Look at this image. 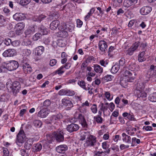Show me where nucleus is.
Returning a JSON list of instances; mask_svg holds the SVG:
<instances>
[{"label": "nucleus", "instance_id": "1", "mask_svg": "<svg viewBox=\"0 0 156 156\" xmlns=\"http://www.w3.org/2000/svg\"><path fill=\"white\" fill-rule=\"evenodd\" d=\"M147 80H141L138 81L135 85L134 93L137 97H145L147 94L144 91L145 84L147 82Z\"/></svg>", "mask_w": 156, "mask_h": 156}, {"label": "nucleus", "instance_id": "2", "mask_svg": "<svg viewBox=\"0 0 156 156\" xmlns=\"http://www.w3.org/2000/svg\"><path fill=\"white\" fill-rule=\"evenodd\" d=\"M6 87L8 92L12 93L14 96H16L21 88L20 83L17 81L12 82L9 80L6 83Z\"/></svg>", "mask_w": 156, "mask_h": 156}, {"label": "nucleus", "instance_id": "3", "mask_svg": "<svg viewBox=\"0 0 156 156\" xmlns=\"http://www.w3.org/2000/svg\"><path fill=\"white\" fill-rule=\"evenodd\" d=\"M4 67L9 71L14 70L17 69L19 66L18 62L14 60L9 61L4 63Z\"/></svg>", "mask_w": 156, "mask_h": 156}, {"label": "nucleus", "instance_id": "4", "mask_svg": "<svg viewBox=\"0 0 156 156\" xmlns=\"http://www.w3.org/2000/svg\"><path fill=\"white\" fill-rule=\"evenodd\" d=\"M26 139V136L23 130H20L17 135V139L16 141V144L20 146L23 143Z\"/></svg>", "mask_w": 156, "mask_h": 156}, {"label": "nucleus", "instance_id": "5", "mask_svg": "<svg viewBox=\"0 0 156 156\" xmlns=\"http://www.w3.org/2000/svg\"><path fill=\"white\" fill-rule=\"evenodd\" d=\"M96 142V138L93 135H89L87 138L85 145L86 146H93Z\"/></svg>", "mask_w": 156, "mask_h": 156}, {"label": "nucleus", "instance_id": "6", "mask_svg": "<svg viewBox=\"0 0 156 156\" xmlns=\"http://www.w3.org/2000/svg\"><path fill=\"white\" fill-rule=\"evenodd\" d=\"M124 78L126 82H133L134 80V78L132 77V73L130 71L128 70L125 71L124 74Z\"/></svg>", "mask_w": 156, "mask_h": 156}, {"label": "nucleus", "instance_id": "7", "mask_svg": "<svg viewBox=\"0 0 156 156\" xmlns=\"http://www.w3.org/2000/svg\"><path fill=\"white\" fill-rule=\"evenodd\" d=\"M54 135L58 142H60L63 141L64 139L63 133L62 130H59L55 132L54 133Z\"/></svg>", "mask_w": 156, "mask_h": 156}, {"label": "nucleus", "instance_id": "8", "mask_svg": "<svg viewBox=\"0 0 156 156\" xmlns=\"http://www.w3.org/2000/svg\"><path fill=\"white\" fill-rule=\"evenodd\" d=\"M58 29L60 30L59 33L61 37H64L68 36V33L65 30L66 29V23H64L62 24V25L59 27Z\"/></svg>", "mask_w": 156, "mask_h": 156}, {"label": "nucleus", "instance_id": "9", "mask_svg": "<svg viewBox=\"0 0 156 156\" xmlns=\"http://www.w3.org/2000/svg\"><path fill=\"white\" fill-rule=\"evenodd\" d=\"M40 111L38 112L37 115L41 118L46 117L49 113V110L47 108L41 107Z\"/></svg>", "mask_w": 156, "mask_h": 156}, {"label": "nucleus", "instance_id": "10", "mask_svg": "<svg viewBox=\"0 0 156 156\" xmlns=\"http://www.w3.org/2000/svg\"><path fill=\"white\" fill-rule=\"evenodd\" d=\"M77 118L83 127L85 128L87 127V125L86 120L84 118L82 114H78Z\"/></svg>", "mask_w": 156, "mask_h": 156}, {"label": "nucleus", "instance_id": "11", "mask_svg": "<svg viewBox=\"0 0 156 156\" xmlns=\"http://www.w3.org/2000/svg\"><path fill=\"white\" fill-rule=\"evenodd\" d=\"M16 54L15 50L13 49H9L5 51L3 53V55L5 57H12Z\"/></svg>", "mask_w": 156, "mask_h": 156}, {"label": "nucleus", "instance_id": "12", "mask_svg": "<svg viewBox=\"0 0 156 156\" xmlns=\"http://www.w3.org/2000/svg\"><path fill=\"white\" fill-rule=\"evenodd\" d=\"M37 29V26L34 25H31L25 31V34L26 36L32 34L35 32V30Z\"/></svg>", "mask_w": 156, "mask_h": 156}, {"label": "nucleus", "instance_id": "13", "mask_svg": "<svg viewBox=\"0 0 156 156\" xmlns=\"http://www.w3.org/2000/svg\"><path fill=\"white\" fill-rule=\"evenodd\" d=\"M98 47L101 51L104 52L107 50L108 46L107 43L105 41L101 40L98 43Z\"/></svg>", "mask_w": 156, "mask_h": 156}, {"label": "nucleus", "instance_id": "14", "mask_svg": "<svg viewBox=\"0 0 156 156\" xmlns=\"http://www.w3.org/2000/svg\"><path fill=\"white\" fill-rule=\"evenodd\" d=\"M23 71L25 73H29L31 72L32 68L28 62H23Z\"/></svg>", "mask_w": 156, "mask_h": 156}, {"label": "nucleus", "instance_id": "15", "mask_svg": "<svg viewBox=\"0 0 156 156\" xmlns=\"http://www.w3.org/2000/svg\"><path fill=\"white\" fill-rule=\"evenodd\" d=\"M79 128V126L74 123H72L68 125L67 127V130L69 132L71 133L73 131H77Z\"/></svg>", "mask_w": 156, "mask_h": 156}, {"label": "nucleus", "instance_id": "16", "mask_svg": "<svg viewBox=\"0 0 156 156\" xmlns=\"http://www.w3.org/2000/svg\"><path fill=\"white\" fill-rule=\"evenodd\" d=\"M152 10V8L149 6H145L140 10V12L142 15H146L149 14Z\"/></svg>", "mask_w": 156, "mask_h": 156}, {"label": "nucleus", "instance_id": "17", "mask_svg": "<svg viewBox=\"0 0 156 156\" xmlns=\"http://www.w3.org/2000/svg\"><path fill=\"white\" fill-rule=\"evenodd\" d=\"M13 17L15 20L19 21L24 19L26 16L24 14L22 13H16L13 15Z\"/></svg>", "mask_w": 156, "mask_h": 156}, {"label": "nucleus", "instance_id": "18", "mask_svg": "<svg viewBox=\"0 0 156 156\" xmlns=\"http://www.w3.org/2000/svg\"><path fill=\"white\" fill-rule=\"evenodd\" d=\"M34 140V138L28 139L25 144V148L27 150L30 149Z\"/></svg>", "mask_w": 156, "mask_h": 156}, {"label": "nucleus", "instance_id": "19", "mask_svg": "<svg viewBox=\"0 0 156 156\" xmlns=\"http://www.w3.org/2000/svg\"><path fill=\"white\" fill-rule=\"evenodd\" d=\"M68 147L65 144L60 145L56 147V151L59 153H64L67 150Z\"/></svg>", "mask_w": 156, "mask_h": 156}, {"label": "nucleus", "instance_id": "20", "mask_svg": "<svg viewBox=\"0 0 156 156\" xmlns=\"http://www.w3.org/2000/svg\"><path fill=\"white\" fill-rule=\"evenodd\" d=\"M62 104L65 106H68V108H70L73 106V105L72 102L66 98H63L62 100Z\"/></svg>", "mask_w": 156, "mask_h": 156}, {"label": "nucleus", "instance_id": "21", "mask_svg": "<svg viewBox=\"0 0 156 156\" xmlns=\"http://www.w3.org/2000/svg\"><path fill=\"white\" fill-rule=\"evenodd\" d=\"M122 140L124 142L128 144H131V139L130 136L127 135L125 133H123L122 134Z\"/></svg>", "mask_w": 156, "mask_h": 156}, {"label": "nucleus", "instance_id": "22", "mask_svg": "<svg viewBox=\"0 0 156 156\" xmlns=\"http://www.w3.org/2000/svg\"><path fill=\"white\" fill-rule=\"evenodd\" d=\"M44 50V47L41 46H39L35 49V54L37 56L41 55Z\"/></svg>", "mask_w": 156, "mask_h": 156}, {"label": "nucleus", "instance_id": "23", "mask_svg": "<svg viewBox=\"0 0 156 156\" xmlns=\"http://www.w3.org/2000/svg\"><path fill=\"white\" fill-rule=\"evenodd\" d=\"M78 84L81 88L85 90H89L90 89V86L89 84H88L87 87H86V83L83 80L79 81L78 82Z\"/></svg>", "mask_w": 156, "mask_h": 156}, {"label": "nucleus", "instance_id": "24", "mask_svg": "<svg viewBox=\"0 0 156 156\" xmlns=\"http://www.w3.org/2000/svg\"><path fill=\"white\" fill-rule=\"evenodd\" d=\"M59 24V22L58 20L53 21L50 24V28L52 30H55L58 27Z\"/></svg>", "mask_w": 156, "mask_h": 156}, {"label": "nucleus", "instance_id": "25", "mask_svg": "<svg viewBox=\"0 0 156 156\" xmlns=\"http://www.w3.org/2000/svg\"><path fill=\"white\" fill-rule=\"evenodd\" d=\"M93 67L94 70L97 73H100L103 72V68L99 65L98 64H94Z\"/></svg>", "mask_w": 156, "mask_h": 156}, {"label": "nucleus", "instance_id": "26", "mask_svg": "<svg viewBox=\"0 0 156 156\" xmlns=\"http://www.w3.org/2000/svg\"><path fill=\"white\" fill-rule=\"evenodd\" d=\"M39 30L43 35L48 34L49 33V30L43 26H41L39 28Z\"/></svg>", "mask_w": 156, "mask_h": 156}, {"label": "nucleus", "instance_id": "27", "mask_svg": "<svg viewBox=\"0 0 156 156\" xmlns=\"http://www.w3.org/2000/svg\"><path fill=\"white\" fill-rule=\"evenodd\" d=\"M62 117V115L58 114L53 115L51 118L50 120L52 122H54L56 121L59 120Z\"/></svg>", "mask_w": 156, "mask_h": 156}, {"label": "nucleus", "instance_id": "28", "mask_svg": "<svg viewBox=\"0 0 156 156\" xmlns=\"http://www.w3.org/2000/svg\"><path fill=\"white\" fill-rule=\"evenodd\" d=\"M145 52L143 51L140 53L138 55V61L139 62H142L146 60L144 57Z\"/></svg>", "mask_w": 156, "mask_h": 156}, {"label": "nucleus", "instance_id": "29", "mask_svg": "<svg viewBox=\"0 0 156 156\" xmlns=\"http://www.w3.org/2000/svg\"><path fill=\"white\" fill-rule=\"evenodd\" d=\"M51 104L50 101L49 99L45 100L42 104H41L42 108H47L50 106Z\"/></svg>", "mask_w": 156, "mask_h": 156}, {"label": "nucleus", "instance_id": "30", "mask_svg": "<svg viewBox=\"0 0 156 156\" xmlns=\"http://www.w3.org/2000/svg\"><path fill=\"white\" fill-rule=\"evenodd\" d=\"M42 147V145L41 144L37 143L34 145L33 149L34 151H38L41 149Z\"/></svg>", "mask_w": 156, "mask_h": 156}, {"label": "nucleus", "instance_id": "31", "mask_svg": "<svg viewBox=\"0 0 156 156\" xmlns=\"http://www.w3.org/2000/svg\"><path fill=\"white\" fill-rule=\"evenodd\" d=\"M119 69V66L118 64L114 65L112 68L111 72L114 74L115 73L118 72Z\"/></svg>", "mask_w": 156, "mask_h": 156}, {"label": "nucleus", "instance_id": "32", "mask_svg": "<svg viewBox=\"0 0 156 156\" xmlns=\"http://www.w3.org/2000/svg\"><path fill=\"white\" fill-rule=\"evenodd\" d=\"M134 3L130 0H125L123 3L124 6L126 7H128L133 5Z\"/></svg>", "mask_w": 156, "mask_h": 156}, {"label": "nucleus", "instance_id": "33", "mask_svg": "<svg viewBox=\"0 0 156 156\" xmlns=\"http://www.w3.org/2000/svg\"><path fill=\"white\" fill-rule=\"evenodd\" d=\"M148 98L152 102H156V93H154L151 94Z\"/></svg>", "mask_w": 156, "mask_h": 156}, {"label": "nucleus", "instance_id": "34", "mask_svg": "<svg viewBox=\"0 0 156 156\" xmlns=\"http://www.w3.org/2000/svg\"><path fill=\"white\" fill-rule=\"evenodd\" d=\"M94 119L98 123L101 124L103 122V119L100 115H97L94 116Z\"/></svg>", "mask_w": 156, "mask_h": 156}, {"label": "nucleus", "instance_id": "35", "mask_svg": "<svg viewBox=\"0 0 156 156\" xmlns=\"http://www.w3.org/2000/svg\"><path fill=\"white\" fill-rule=\"evenodd\" d=\"M104 95L107 99L108 101H111L113 99V96L111 95L109 92L105 91Z\"/></svg>", "mask_w": 156, "mask_h": 156}, {"label": "nucleus", "instance_id": "36", "mask_svg": "<svg viewBox=\"0 0 156 156\" xmlns=\"http://www.w3.org/2000/svg\"><path fill=\"white\" fill-rule=\"evenodd\" d=\"M99 106L100 108V110L102 111L104 113L105 111H106L108 110V106L104 105L103 103L102 102L100 103V104L99 105Z\"/></svg>", "mask_w": 156, "mask_h": 156}, {"label": "nucleus", "instance_id": "37", "mask_svg": "<svg viewBox=\"0 0 156 156\" xmlns=\"http://www.w3.org/2000/svg\"><path fill=\"white\" fill-rule=\"evenodd\" d=\"M25 26V24L23 22L18 23L16 25L17 30H22L24 28Z\"/></svg>", "mask_w": 156, "mask_h": 156}, {"label": "nucleus", "instance_id": "38", "mask_svg": "<svg viewBox=\"0 0 156 156\" xmlns=\"http://www.w3.org/2000/svg\"><path fill=\"white\" fill-rule=\"evenodd\" d=\"M33 124L36 127L40 128L42 126V123L39 120H35L34 121Z\"/></svg>", "mask_w": 156, "mask_h": 156}, {"label": "nucleus", "instance_id": "39", "mask_svg": "<svg viewBox=\"0 0 156 156\" xmlns=\"http://www.w3.org/2000/svg\"><path fill=\"white\" fill-rule=\"evenodd\" d=\"M90 135L88 133H86L85 132H84L82 133L81 134V138L80 139V140H84L86 138H87Z\"/></svg>", "mask_w": 156, "mask_h": 156}, {"label": "nucleus", "instance_id": "40", "mask_svg": "<svg viewBox=\"0 0 156 156\" xmlns=\"http://www.w3.org/2000/svg\"><path fill=\"white\" fill-rule=\"evenodd\" d=\"M65 71L63 66H61L56 71V73L59 75H61Z\"/></svg>", "mask_w": 156, "mask_h": 156}, {"label": "nucleus", "instance_id": "41", "mask_svg": "<svg viewBox=\"0 0 156 156\" xmlns=\"http://www.w3.org/2000/svg\"><path fill=\"white\" fill-rule=\"evenodd\" d=\"M136 142L137 144H139L140 143V141L139 139H136L135 137H133L132 138V142L131 143V146H133Z\"/></svg>", "mask_w": 156, "mask_h": 156}, {"label": "nucleus", "instance_id": "42", "mask_svg": "<svg viewBox=\"0 0 156 156\" xmlns=\"http://www.w3.org/2000/svg\"><path fill=\"white\" fill-rule=\"evenodd\" d=\"M42 35L41 34L38 33H36L33 36V39L34 41H36L41 37Z\"/></svg>", "mask_w": 156, "mask_h": 156}, {"label": "nucleus", "instance_id": "43", "mask_svg": "<svg viewBox=\"0 0 156 156\" xmlns=\"http://www.w3.org/2000/svg\"><path fill=\"white\" fill-rule=\"evenodd\" d=\"M31 53V51L29 49H24L22 50V53L24 56H29Z\"/></svg>", "mask_w": 156, "mask_h": 156}, {"label": "nucleus", "instance_id": "44", "mask_svg": "<svg viewBox=\"0 0 156 156\" xmlns=\"http://www.w3.org/2000/svg\"><path fill=\"white\" fill-rule=\"evenodd\" d=\"M140 44V42L139 41H136L134 43L131 47L135 51L138 48Z\"/></svg>", "mask_w": 156, "mask_h": 156}, {"label": "nucleus", "instance_id": "45", "mask_svg": "<svg viewBox=\"0 0 156 156\" xmlns=\"http://www.w3.org/2000/svg\"><path fill=\"white\" fill-rule=\"evenodd\" d=\"M108 60H107L102 59L100 60L99 63L100 65L104 67H105L108 64Z\"/></svg>", "mask_w": 156, "mask_h": 156}, {"label": "nucleus", "instance_id": "46", "mask_svg": "<svg viewBox=\"0 0 156 156\" xmlns=\"http://www.w3.org/2000/svg\"><path fill=\"white\" fill-rule=\"evenodd\" d=\"M75 94V92L72 90H66L65 94L67 96H72Z\"/></svg>", "mask_w": 156, "mask_h": 156}, {"label": "nucleus", "instance_id": "47", "mask_svg": "<svg viewBox=\"0 0 156 156\" xmlns=\"http://www.w3.org/2000/svg\"><path fill=\"white\" fill-rule=\"evenodd\" d=\"M90 109L92 113L94 114L96 113L98 111L97 106L96 104H93L90 108Z\"/></svg>", "mask_w": 156, "mask_h": 156}, {"label": "nucleus", "instance_id": "48", "mask_svg": "<svg viewBox=\"0 0 156 156\" xmlns=\"http://www.w3.org/2000/svg\"><path fill=\"white\" fill-rule=\"evenodd\" d=\"M2 150V156H9V152L8 149L6 148L3 147Z\"/></svg>", "mask_w": 156, "mask_h": 156}, {"label": "nucleus", "instance_id": "49", "mask_svg": "<svg viewBox=\"0 0 156 156\" xmlns=\"http://www.w3.org/2000/svg\"><path fill=\"white\" fill-rule=\"evenodd\" d=\"M36 17H37V18H36V20H34V21H40L41 22V21L43 20L46 17V16H45L43 15H41L38 17H37V16H35V18H36Z\"/></svg>", "mask_w": 156, "mask_h": 156}, {"label": "nucleus", "instance_id": "50", "mask_svg": "<svg viewBox=\"0 0 156 156\" xmlns=\"http://www.w3.org/2000/svg\"><path fill=\"white\" fill-rule=\"evenodd\" d=\"M113 78V77L112 75H108L104 76L103 78L106 81H108L111 80Z\"/></svg>", "mask_w": 156, "mask_h": 156}, {"label": "nucleus", "instance_id": "51", "mask_svg": "<svg viewBox=\"0 0 156 156\" xmlns=\"http://www.w3.org/2000/svg\"><path fill=\"white\" fill-rule=\"evenodd\" d=\"M135 51L131 47L129 48L126 51V54L130 56L132 55Z\"/></svg>", "mask_w": 156, "mask_h": 156}, {"label": "nucleus", "instance_id": "52", "mask_svg": "<svg viewBox=\"0 0 156 156\" xmlns=\"http://www.w3.org/2000/svg\"><path fill=\"white\" fill-rule=\"evenodd\" d=\"M31 0H21L20 3L23 5H26L28 4L30 2Z\"/></svg>", "mask_w": 156, "mask_h": 156}, {"label": "nucleus", "instance_id": "53", "mask_svg": "<svg viewBox=\"0 0 156 156\" xmlns=\"http://www.w3.org/2000/svg\"><path fill=\"white\" fill-rule=\"evenodd\" d=\"M21 153L23 156H28V151L24 149H22L21 151Z\"/></svg>", "mask_w": 156, "mask_h": 156}, {"label": "nucleus", "instance_id": "54", "mask_svg": "<svg viewBox=\"0 0 156 156\" xmlns=\"http://www.w3.org/2000/svg\"><path fill=\"white\" fill-rule=\"evenodd\" d=\"M11 40L9 39H5L4 41V43L7 46H9L11 44Z\"/></svg>", "mask_w": 156, "mask_h": 156}, {"label": "nucleus", "instance_id": "55", "mask_svg": "<svg viewBox=\"0 0 156 156\" xmlns=\"http://www.w3.org/2000/svg\"><path fill=\"white\" fill-rule=\"evenodd\" d=\"M143 129H145L147 131H151L153 130V128L150 126H144L143 128Z\"/></svg>", "mask_w": 156, "mask_h": 156}, {"label": "nucleus", "instance_id": "56", "mask_svg": "<svg viewBox=\"0 0 156 156\" xmlns=\"http://www.w3.org/2000/svg\"><path fill=\"white\" fill-rule=\"evenodd\" d=\"M77 27H80L83 25V22L80 19H77L76 20Z\"/></svg>", "mask_w": 156, "mask_h": 156}, {"label": "nucleus", "instance_id": "57", "mask_svg": "<svg viewBox=\"0 0 156 156\" xmlns=\"http://www.w3.org/2000/svg\"><path fill=\"white\" fill-rule=\"evenodd\" d=\"M11 44L14 47H16L19 45L20 42L18 41H15L12 42Z\"/></svg>", "mask_w": 156, "mask_h": 156}, {"label": "nucleus", "instance_id": "58", "mask_svg": "<svg viewBox=\"0 0 156 156\" xmlns=\"http://www.w3.org/2000/svg\"><path fill=\"white\" fill-rule=\"evenodd\" d=\"M110 149H111L112 150L114 151H119V148L118 146L117 145H114L112 146Z\"/></svg>", "mask_w": 156, "mask_h": 156}, {"label": "nucleus", "instance_id": "59", "mask_svg": "<svg viewBox=\"0 0 156 156\" xmlns=\"http://www.w3.org/2000/svg\"><path fill=\"white\" fill-rule=\"evenodd\" d=\"M127 118L130 120L134 121L135 120L134 115L132 114H129Z\"/></svg>", "mask_w": 156, "mask_h": 156}, {"label": "nucleus", "instance_id": "60", "mask_svg": "<svg viewBox=\"0 0 156 156\" xmlns=\"http://www.w3.org/2000/svg\"><path fill=\"white\" fill-rule=\"evenodd\" d=\"M57 62V61L55 59H53L50 61V65L52 66H55Z\"/></svg>", "mask_w": 156, "mask_h": 156}, {"label": "nucleus", "instance_id": "61", "mask_svg": "<svg viewBox=\"0 0 156 156\" xmlns=\"http://www.w3.org/2000/svg\"><path fill=\"white\" fill-rule=\"evenodd\" d=\"M102 146L103 149H106L108 147L107 141L103 142L102 144Z\"/></svg>", "mask_w": 156, "mask_h": 156}, {"label": "nucleus", "instance_id": "62", "mask_svg": "<svg viewBox=\"0 0 156 156\" xmlns=\"http://www.w3.org/2000/svg\"><path fill=\"white\" fill-rule=\"evenodd\" d=\"M125 62V59L123 58H122L119 61V65L120 66H123Z\"/></svg>", "mask_w": 156, "mask_h": 156}, {"label": "nucleus", "instance_id": "63", "mask_svg": "<svg viewBox=\"0 0 156 156\" xmlns=\"http://www.w3.org/2000/svg\"><path fill=\"white\" fill-rule=\"evenodd\" d=\"M109 106L110 108V110L111 112H112L115 108V105L113 103L111 102L109 104Z\"/></svg>", "mask_w": 156, "mask_h": 156}, {"label": "nucleus", "instance_id": "64", "mask_svg": "<svg viewBox=\"0 0 156 156\" xmlns=\"http://www.w3.org/2000/svg\"><path fill=\"white\" fill-rule=\"evenodd\" d=\"M63 66V68L65 69V68L66 69H68L71 66V64L68 62L66 63L64 66Z\"/></svg>", "mask_w": 156, "mask_h": 156}]
</instances>
